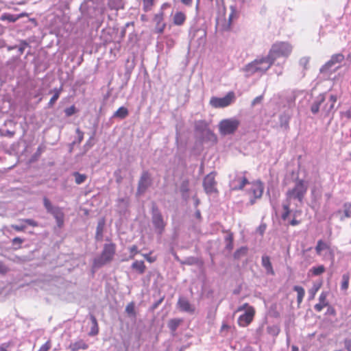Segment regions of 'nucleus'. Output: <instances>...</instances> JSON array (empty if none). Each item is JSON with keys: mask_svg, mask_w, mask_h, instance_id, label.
Here are the masks:
<instances>
[{"mask_svg": "<svg viewBox=\"0 0 351 351\" xmlns=\"http://www.w3.org/2000/svg\"><path fill=\"white\" fill-rule=\"evenodd\" d=\"M273 64L274 62L267 55L248 63L243 68V71L246 73V76H251L256 73H265Z\"/></svg>", "mask_w": 351, "mask_h": 351, "instance_id": "obj_1", "label": "nucleus"}, {"mask_svg": "<svg viewBox=\"0 0 351 351\" xmlns=\"http://www.w3.org/2000/svg\"><path fill=\"white\" fill-rule=\"evenodd\" d=\"M293 51V46L288 42L278 41L274 43L269 52L268 56L274 62L278 58L287 59Z\"/></svg>", "mask_w": 351, "mask_h": 351, "instance_id": "obj_2", "label": "nucleus"}, {"mask_svg": "<svg viewBox=\"0 0 351 351\" xmlns=\"http://www.w3.org/2000/svg\"><path fill=\"white\" fill-rule=\"evenodd\" d=\"M116 252V245L113 243H106L100 256L93 261V265L95 267H100L113 260Z\"/></svg>", "mask_w": 351, "mask_h": 351, "instance_id": "obj_3", "label": "nucleus"}, {"mask_svg": "<svg viewBox=\"0 0 351 351\" xmlns=\"http://www.w3.org/2000/svg\"><path fill=\"white\" fill-rule=\"evenodd\" d=\"M242 311H245V312L239 317L237 324L240 327L244 328L247 327L252 322L256 314V311L255 308L248 303L243 304L237 309V312Z\"/></svg>", "mask_w": 351, "mask_h": 351, "instance_id": "obj_4", "label": "nucleus"}, {"mask_svg": "<svg viewBox=\"0 0 351 351\" xmlns=\"http://www.w3.org/2000/svg\"><path fill=\"white\" fill-rule=\"evenodd\" d=\"M307 186L303 180H296L294 187L288 190L286 193L287 200L293 199L302 202L307 192Z\"/></svg>", "mask_w": 351, "mask_h": 351, "instance_id": "obj_5", "label": "nucleus"}, {"mask_svg": "<svg viewBox=\"0 0 351 351\" xmlns=\"http://www.w3.org/2000/svg\"><path fill=\"white\" fill-rule=\"evenodd\" d=\"M43 204L47 213L52 215L56 219L58 227L62 228L64 223V213L62 209L58 206H53L46 197L43 198Z\"/></svg>", "mask_w": 351, "mask_h": 351, "instance_id": "obj_6", "label": "nucleus"}, {"mask_svg": "<svg viewBox=\"0 0 351 351\" xmlns=\"http://www.w3.org/2000/svg\"><path fill=\"white\" fill-rule=\"evenodd\" d=\"M239 125L240 121L237 119H223L219 124V132L223 135L232 134L236 132Z\"/></svg>", "mask_w": 351, "mask_h": 351, "instance_id": "obj_7", "label": "nucleus"}, {"mask_svg": "<svg viewBox=\"0 0 351 351\" xmlns=\"http://www.w3.org/2000/svg\"><path fill=\"white\" fill-rule=\"evenodd\" d=\"M264 191V186L262 182L258 180L251 183L250 188L247 191L250 197V204L253 205L256 201L261 199Z\"/></svg>", "mask_w": 351, "mask_h": 351, "instance_id": "obj_8", "label": "nucleus"}, {"mask_svg": "<svg viewBox=\"0 0 351 351\" xmlns=\"http://www.w3.org/2000/svg\"><path fill=\"white\" fill-rule=\"evenodd\" d=\"M234 92L230 91L223 97H211L210 104L215 108H225L230 105L234 101Z\"/></svg>", "mask_w": 351, "mask_h": 351, "instance_id": "obj_9", "label": "nucleus"}, {"mask_svg": "<svg viewBox=\"0 0 351 351\" xmlns=\"http://www.w3.org/2000/svg\"><path fill=\"white\" fill-rule=\"evenodd\" d=\"M217 173L215 171L210 172L205 176L203 180V187L207 194L218 193L217 188V182L215 180Z\"/></svg>", "mask_w": 351, "mask_h": 351, "instance_id": "obj_10", "label": "nucleus"}, {"mask_svg": "<svg viewBox=\"0 0 351 351\" xmlns=\"http://www.w3.org/2000/svg\"><path fill=\"white\" fill-rule=\"evenodd\" d=\"M152 220L156 230L159 234H162L165 230L166 222L164 221L161 213L156 206L152 207Z\"/></svg>", "mask_w": 351, "mask_h": 351, "instance_id": "obj_11", "label": "nucleus"}, {"mask_svg": "<svg viewBox=\"0 0 351 351\" xmlns=\"http://www.w3.org/2000/svg\"><path fill=\"white\" fill-rule=\"evenodd\" d=\"M238 14L237 11L232 9L229 14L228 21L225 19H219L217 20V27L221 31H229L231 29L232 22L236 20Z\"/></svg>", "mask_w": 351, "mask_h": 351, "instance_id": "obj_12", "label": "nucleus"}, {"mask_svg": "<svg viewBox=\"0 0 351 351\" xmlns=\"http://www.w3.org/2000/svg\"><path fill=\"white\" fill-rule=\"evenodd\" d=\"M152 184V179L149 173L145 171L142 173L138 184L137 191L138 193H143Z\"/></svg>", "mask_w": 351, "mask_h": 351, "instance_id": "obj_13", "label": "nucleus"}, {"mask_svg": "<svg viewBox=\"0 0 351 351\" xmlns=\"http://www.w3.org/2000/svg\"><path fill=\"white\" fill-rule=\"evenodd\" d=\"M165 13L163 10H160L158 13L154 16V21L156 23L155 32L158 34H162L166 27V23L163 22Z\"/></svg>", "mask_w": 351, "mask_h": 351, "instance_id": "obj_14", "label": "nucleus"}, {"mask_svg": "<svg viewBox=\"0 0 351 351\" xmlns=\"http://www.w3.org/2000/svg\"><path fill=\"white\" fill-rule=\"evenodd\" d=\"M19 221L23 223L21 225L12 224L10 226V228L16 232H24L26 229V224L32 227L38 226V222L32 219H21Z\"/></svg>", "mask_w": 351, "mask_h": 351, "instance_id": "obj_15", "label": "nucleus"}, {"mask_svg": "<svg viewBox=\"0 0 351 351\" xmlns=\"http://www.w3.org/2000/svg\"><path fill=\"white\" fill-rule=\"evenodd\" d=\"M327 292L323 291L321 293L319 297V303L314 306V308L317 312H321L324 307H326L329 305V303L327 300Z\"/></svg>", "mask_w": 351, "mask_h": 351, "instance_id": "obj_16", "label": "nucleus"}, {"mask_svg": "<svg viewBox=\"0 0 351 351\" xmlns=\"http://www.w3.org/2000/svg\"><path fill=\"white\" fill-rule=\"evenodd\" d=\"M177 305L182 311L189 313H193L195 311L194 307L192 306L189 301L186 298H180L178 300Z\"/></svg>", "mask_w": 351, "mask_h": 351, "instance_id": "obj_17", "label": "nucleus"}, {"mask_svg": "<svg viewBox=\"0 0 351 351\" xmlns=\"http://www.w3.org/2000/svg\"><path fill=\"white\" fill-rule=\"evenodd\" d=\"M88 348V345L82 339H80L75 342L71 343L68 349L71 351H79L80 350H87Z\"/></svg>", "mask_w": 351, "mask_h": 351, "instance_id": "obj_18", "label": "nucleus"}, {"mask_svg": "<svg viewBox=\"0 0 351 351\" xmlns=\"http://www.w3.org/2000/svg\"><path fill=\"white\" fill-rule=\"evenodd\" d=\"M186 19V14L181 11L176 12L173 16V23L175 25H182Z\"/></svg>", "mask_w": 351, "mask_h": 351, "instance_id": "obj_19", "label": "nucleus"}, {"mask_svg": "<svg viewBox=\"0 0 351 351\" xmlns=\"http://www.w3.org/2000/svg\"><path fill=\"white\" fill-rule=\"evenodd\" d=\"M262 265L266 269L267 274L274 275V271L272 267L270 258L268 256L264 255L262 256Z\"/></svg>", "mask_w": 351, "mask_h": 351, "instance_id": "obj_20", "label": "nucleus"}, {"mask_svg": "<svg viewBox=\"0 0 351 351\" xmlns=\"http://www.w3.org/2000/svg\"><path fill=\"white\" fill-rule=\"evenodd\" d=\"M132 268L142 274L145 271L146 266L143 261H135L132 264Z\"/></svg>", "mask_w": 351, "mask_h": 351, "instance_id": "obj_21", "label": "nucleus"}, {"mask_svg": "<svg viewBox=\"0 0 351 351\" xmlns=\"http://www.w3.org/2000/svg\"><path fill=\"white\" fill-rule=\"evenodd\" d=\"M330 247L328 244H327L326 242L323 241L322 240H319L317 243V245L315 247V251L316 253L318 255H321L322 252L324 250H330Z\"/></svg>", "mask_w": 351, "mask_h": 351, "instance_id": "obj_22", "label": "nucleus"}, {"mask_svg": "<svg viewBox=\"0 0 351 351\" xmlns=\"http://www.w3.org/2000/svg\"><path fill=\"white\" fill-rule=\"evenodd\" d=\"M90 320L92 322V327L88 333L90 336H95L99 333V326L96 317L94 315H90Z\"/></svg>", "mask_w": 351, "mask_h": 351, "instance_id": "obj_23", "label": "nucleus"}, {"mask_svg": "<svg viewBox=\"0 0 351 351\" xmlns=\"http://www.w3.org/2000/svg\"><path fill=\"white\" fill-rule=\"evenodd\" d=\"M293 290L297 292V302L300 305L302 302L305 295L304 289L302 287L296 285L294 286Z\"/></svg>", "mask_w": 351, "mask_h": 351, "instance_id": "obj_24", "label": "nucleus"}, {"mask_svg": "<svg viewBox=\"0 0 351 351\" xmlns=\"http://www.w3.org/2000/svg\"><path fill=\"white\" fill-rule=\"evenodd\" d=\"M235 182L238 183V185L234 187V190H242L247 184H249L248 180L245 176L237 177Z\"/></svg>", "mask_w": 351, "mask_h": 351, "instance_id": "obj_25", "label": "nucleus"}, {"mask_svg": "<svg viewBox=\"0 0 351 351\" xmlns=\"http://www.w3.org/2000/svg\"><path fill=\"white\" fill-rule=\"evenodd\" d=\"M322 285V282L314 283L312 288L308 290L309 300H312L315 298L316 293Z\"/></svg>", "mask_w": 351, "mask_h": 351, "instance_id": "obj_26", "label": "nucleus"}, {"mask_svg": "<svg viewBox=\"0 0 351 351\" xmlns=\"http://www.w3.org/2000/svg\"><path fill=\"white\" fill-rule=\"evenodd\" d=\"M326 271V268L323 265L317 266V267H313L310 270L309 273L312 274V276H320L322 274H324Z\"/></svg>", "mask_w": 351, "mask_h": 351, "instance_id": "obj_27", "label": "nucleus"}, {"mask_svg": "<svg viewBox=\"0 0 351 351\" xmlns=\"http://www.w3.org/2000/svg\"><path fill=\"white\" fill-rule=\"evenodd\" d=\"M128 115V110L123 106L118 108V110L114 113V117H118L120 119H124Z\"/></svg>", "mask_w": 351, "mask_h": 351, "instance_id": "obj_28", "label": "nucleus"}, {"mask_svg": "<svg viewBox=\"0 0 351 351\" xmlns=\"http://www.w3.org/2000/svg\"><path fill=\"white\" fill-rule=\"evenodd\" d=\"M62 88H54L53 90V91L54 92V95H53V97L51 98V99L49 100V101L48 103L49 107H52L54 105L56 101L58 99V98L60 95V93L62 92Z\"/></svg>", "mask_w": 351, "mask_h": 351, "instance_id": "obj_29", "label": "nucleus"}, {"mask_svg": "<svg viewBox=\"0 0 351 351\" xmlns=\"http://www.w3.org/2000/svg\"><path fill=\"white\" fill-rule=\"evenodd\" d=\"M182 319H171L168 322V327L172 331V332H175L178 327L179 326V325L181 324L182 322Z\"/></svg>", "mask_w": 351, "mask_h": 351, "instance_id": "obj_30", "label": "nucleus"}, {"mask_svg": "<svg viewBox=\"0 0 351 351\" xmlns=\"http://www.w3.org/2000/svg\"><path fill=\"white\" fill-rule=\"evenodd\" d=\"M343 56L341 53L333 55L331 59L327 62V65L331 66L336 63L341 62L343 60Z\"/></svg>", "mask_w": 351, "mask_h": 351, "instance_id": "obj_31", "label": "nucleus"}, {"mask_svg": "<svg viewBox=\"0 0 351 351\" xmlns=\"http://www.w3.org/2000/svg\"><path fill=\"white\" fill-rule=\"evenodd\" d=\"M125 312L129 316L136 317L135 304L134 302L128 303L125 307Z\"/></svg>", "mask_w": 351, "mask_h": 351, "instance_id": "obj_32", "label": "nucleus"}, {"mask_svg": "<svg viewBox=\"0 0 351 351\" xmlns=\"http://www.w3.org/2000/svg\"><path fill=\"white\" fill-rule=\"evenodd\" d=\"M232 326L226 322H223L219 330V334L222 337H226L230 331Z\"/></svg>", "mask_w": 351, "mask_h": 351, "instance_id": "obj_33", "label": "nucleus"}, {"mask_svg": "<svg viewBox=\"0 0 351 351\" xmlns=\"http://www.w3.org/2000/svg\"><path fill=\"white\" fill-rule=\"evenodd\" d=\"M324 101V97L322 96L318 101H316L313 104L311 108V110L313 114H316L319 112L320 105Z\"/></svg>", "mask_w": 351, "mask_h": 351, "instance_id": "obj_34", "label": "nucleus"}, {"mask_svg": "<svg viewBox=\"0 0 351 351\" xmlns=\"http://www.w3.org/2000/svg\"><path fill=\"white\" fill-rule=\"evenodd\" d=\"M73 176L75 177V181L77 184H80L84 182L87 178V176L85 174H81L78 172H75Z\"/></svg>", "mask_w": 351, "mask_h": 351, "instance_id": "obj_35", "label": "nucleus"}, {"mask_svg": "<svg viewBox=\"0 0 351 351\" xmlns=\"http://www.w3.org/2000/svg\"><path fill=\"white\" fill-rule=\"evenodd\" d=\"M350 275L345 274L342 276V280L341 283V289L346 290L349 287Z\"/></svg>", "mask_w": 351, "mask_h": 351, "instance_id": "obj_36", "label": "nucleus"}, {"mask_svg": "<svg viewBox=\"0 0 351 351\" xmlns=\"http://www.w3.org/2000/svg\"><path fill=\"white\" fill-rule=\"evenodd\" d=\"M1 21H8L9 22H15L19 19L16 16L10 14H3L1 16Z\"/></svg>", "mask_w": 351, "mask_h": 351, "instance_id": "obj_37", "label": "nucleus"}, {"mask_svg": "<svg viewBox=\"0 0 351 351\" xmlns=\"http://www.w3.org/2000/svg\"><path fill=\"white\" fill-rule=\"evenodd\" d=\"M104 225H105V221L104 219H102L101 221H99L97 226V230H96L97 237V236L102 237Z\"/></svg>", "mask_w": 351, "mask_h": 351, "instance_id": "obj_38", "label": "nucleus"}, {"mask_svg": "<svg viewBox=\"0 0 351 351\" xmlns=\"http://www.w3.org/2000/svg\"><path fill=\"white\" fill-rule=\"evenodd\" d=\"M143 10L145 12L151 10L154 3V0H143Z\"/></svg>", "mask_w": 351, "mask_h": 351, "instance_id": "obj_39", "label": "nucleus"}, {"mask_svg": "<svg viewBox=\"0 0 351 351\" xmlns=\"http://www.w3.org/2000/svg\"><path fill=\"white\" fill-rule=\"evenodd\" d=\"M52 346L51 339H48L44 344H43L37 351H49Z\"/></svg>", "mask_w": 351, "mask_h": 351, "instance_id": "obj_40", "label": "nucleus"}, {"mask_svg": "<svg viewBox=\"0 0 351 351\" xmlns=\"http://www.w3.org/2000/svg\"><path fill=\"white\" fill-rule=\"evenodd\" d=\"M247 247H241L240 249L237 250L234 252V258L238 259L241 257V256L245 255L247 254Z\"/></svg>", "mask_w": 351, "mask_h": 351, "instance_id": "obj_41", "label": "nucleus"}, {"mask_svg": "<svg viewBox=\"0 0 351 351\" xmlns=\"http://www.w3.org/2000/svg\"><path fill=\"white\" fill-rule=\"evenodd\" d=\"M76 112H77L76 108L74 105H73L69 108H66L64 110V112H65V114L66 117H71L73 114H74Z\"/></svg>", "mask_w": 351, "mask_h": 351, "instance_id": "obj_42", "label": "nucleus"}, {"mask_svg": "<svg viewBox=\"0 0 351 351\" xmlns=\"http://www.w3.org/2000/svg\"><path fill=\"white\" fill-rule=\"evenodd\" d=\"M226 241L227 242L226 247L231 250L233 248V235L232 234H230L226 238Z\"/></svg>", "mask_w": 351, "mask_h": 351, "instance_id": "obj_43", "label": "nucleus"}, {"mask_svg": "<svg viewBox=\"0 0 351 351\" xmlns=\"http://www.w3.org/2000/svg\"><path fill=\"white\" fill-rule=\"evenodd\" d=\"M344 215L345 217L349 218L351 217V204L346 203L344 204Z\"/></svg>", "mask_w": 351, "mask_h": 351, "instance_id": "obj_44", "label": "nucleus"}, {"mask_svg": "<svg viewBox=\"0 0 351 351\" xmlns=\"http://www.w3.org/2000/svg\"><path fill=\"white\" fill-rule=\"evenodd\" d=\"M24 240L20 237H14L12 240V245H18L17 247H16V249H19L21 247V244L23 243Z\"/></svg>", "mask_w": 351, "mask_h": 351, "instance_id": "obj_45", "label": "nucleus"}, {"mask_svg": "<svg viewBox=\"0 0 351 351\" xmlns=\"http://www.w3.org/2000/svg\"><path fill=\"white\" fill-rule=\"evenodd\" d=\"M129 250H130V258L133 259L134 258V256H136V254H137L138 253V247L136 245H134L131 246Z\"/></svg>", "mask_w": 351, "mask_h": 351, "instance_id": "obj_46", "label": "nucleus"}, {"mask_svg": "<svg viewBox=\"0 0 351 351\" xmlns=\"http://www.w3.org/2000/svg\"><path fill=\"white\" fill-rule=\"evenodd\" d=\"M152 254V252H150L149 254H143L142 256L146 259V261L149 263H154L157 260L156 256H151L150 254Z\"/></svg>", "mask_w": 351, "mask_h": 351, "instance_id": "obj_47", "label": "nucleus"}, {"mask_svg": "<svg viewBox=\"0 0 351 351\" xmlns=\"http://www.w3.org/2000/svg\"><path fill=\"white\" fill-rule=\"evenodd\" d=\"M329 101L330 102V108L328 109V112L333 109L335 104L337 101V97L335 95H331L329 97Z\"/></svg>", "mask_w": 351, "mask_h": 351, "instance_id": "obj_48", "label": "nucleus"}, {"mask_svg": "<svg viewBox=\"0 0 351 351\" xmlns=\"http://www.w3.org/2000/svg\"><path fill=\"white\" fill-rule=\"evenodd\" d=\"M283 209H284L285 212L282 215V218L283 220H286L287 218L288 217L289 215L290 214L289 206L284 205Z\"/></svg>", "mask_w": 351, "mask_h": 351, "instance_id": "obj_49", "label": "nucleus"}, {"mask_svg": "<svg viewBox=\"0 0 351 351\" xmlns=\"http://www.w3.org/2000/svg\"><path fill=\"white\" fill-rule=\"evenodd\" d=\"M263 95H260V96H258V97H255L253 99V101H252V106H254L257 104L261 103L263 101Z\"/></svg>", "mask_w": 351, "mask_h": 351, "instance_id": "obj_50", "label": "nucleus"}, {"mask_svg": "<svg viewBox=\"0 0 351 351\" xmlns=\"http://www.w3.org/2000/svg\"><path fill=\"white\" fill-rule=\"evenodd\" d=\"M9 271V269L0 261V274H5Z\"/></svg>", "mask_w": 351, "mask_h": 351, "instance_id": "obj_51", "label": "nucleus"}, {"mask_svg": "<svg viewBox=\"0 0 351 351\" xmlns=\"http://www.w3.org/2000/svg\"><path fill=\"white\" fill-rule=\"evenodd\" d=\"M76 133L77 134L78 143H81L84 139V132L80 128H77Z\"/></svg>", "mask_w": 351, "mask_h": 351, "instance_id": "obj_52", "label": "nucleus"}, {"mask_svg": "<svg viewBox=\"0 0 351 351\" xmlns=\"http://www.w3.org/2000/svg\"><path fill=\"white\" fill-rule=\"evenodd\" d=\"M344 346L348 351H351V339L344 340Z\"/></svg>", "mask_w": 351, "mask_h": 351, "instance_id": "obj_53", "label": "nucleus"}, {"mask_svg": "<svg viewBox=\"0 0 351 351\" xmlns=\"http://www.w3.org/2000/svg\"><path fill=\"white\" fill-rule=\"evenodd\" d=\"M300 221L295 219H293L291 221H290V225L293 226H297L300 223Z\"/></svg>", "mask_w": 351, "mask_h": 351, "instance_id": "obj_54", "label": "nucleus"}, {"mask_svg": "<svg viewBox=\"0 0 351 351\" xmlns=\"http://www.w3.org/2000/svg\"><path fill=\"white\" fill-rule=\"evenodd\" d=\"M193 0H181V2L186 5H191Z\"/></svg>", "mask_w": 351, "mask_h": 351, "instance_id": "obj_55", "label": "nucleus"}, {"mask_svg": "<svg viewBox=\"0 0 351 351\" xmlns=\"http://www.w3.org/2000/svg\"><path fill=\"white\" fill-rule=\"evenodd\" d=\"M195 217L198 219H202L201 213H200L199 210H197L195 211Z\"/></svg>", "mask_w": 351, "mask_h": 351, "instance_id": "obj_56", "label": "nucleus"}, {"mask_svg": "<svg viewBox=\"0 0 351 351\" xmlns=\"http://www.w3.org/2000/svg\"><path fill=\"white\" fill-rule=\"evenodd\" d=\"M163 300V298H160L156 304H154L153 308H156Z\"/></svg>", "mask_w": 351, "mask_h": 351, "instance_id": "obj_57", "label": "nucleus"}, {"mask_svg": "<svg viewBox=\"0 0 351 351\" xmlns=\"http://www.w3.org/2000/svg\"><path fill=\"white\" fill-rule=\"evenodd\" d=\"M328 313H330V314H332V315H335V309H334L332 307H331V306H330V307L328 308Z\"/></svg>", "mask_w": 351, "mask_h": 351, "instance_id": "obj_58", "label": "nucleus"}, {"mask_svg": "<svg viewBox=\"0 0 351 351\" xmlns=\"http://www.w3.org/2000/svg\"><path fill=\"white\" fill-rule=\"evenodd\" d=\"M346 117L351 119V108L346 112Z\"/></svg>", "mask_w": 351, "mask_h": 351, "instance_id": "obj_59", "label": "nucleus"}, {"mask_svg": "<svg viewBox=\"0 0 351 351\" xmlns=\"http://www.w3.org/2000/svg\"><path fill=\"white\" fill-rule=\"evenodd\" d=\"M169 6V4L168 3H163L161 6V10H162L163 9H165V8H167Z\"/></svg>", "mask_w": 351, "mask_h": 351, "instance_id": "obj_60", "label": "nucleus"}, {"mask_svg": "<svg viewBox=\"0 0 351 351\" xmlns=\"http://www.w3.org/2000/svg\"><path fill=\"white\" fill-rule=\"evenodd\" d=\"M199 202H199V199L198 198H197V197H196V198L195 199V206L196 207H197V206H198V205L199 204Z\"/></svg>", "mask_w": 351, "mask_h": 351, "instance_id": "obj_61", "label": "nucleus"}, {"mask_svg": "<svg viewBox=\"0 0 351 351\" xmlns=\"http://www.w3.org/2000/svg\"><path fill=\"white\" fill-rule=\"evenodd\" d=\"M24 49H25V47H24L23 46H21V47H19V52H20V53H21V54H22V53H23V51H24Z\"/></svg>", "mask_w": 351, "mask_h": 351, "instance_id": "obj_62", "label": "nucleus"}, {"mask_svg": "<svg viewBox=\"0 0 351 351\" xmlns=\"http://www.w3.org/2000/svg\"><path fill=\"white\" fill-rule=\"evenodd\" d=\"M291 351H299L298 348L295 346L291 347Z\"/></svg>", "mask_w": 351, "mask_h": 351, "instance_id": "obj_63", "label": "nucleus"}, {"mask_svg": "<svg viewBox=\"0 0 351 351\" xmlns=\"http://www.w3.org/2000/svg\"><path fill=\"white\" fill-rule=\"evenodd\" d=\"M27 16V14L26 13H21V14L16 16V17H19V19L23 17V16Z\"/></svg>", "mask_w": 351, "mask_h": 351, "instance_id": "obj_64", "label": "nucleus"}]
</instances>
